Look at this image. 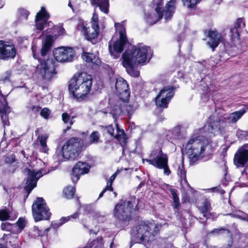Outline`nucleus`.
I'll use <instances>...</instances> for the list:
<instances>
[{"instance_id":"13","label":"nucleus","mask_w":248,"mask_h":248,"mask_svg":"<svg viewBox=\"0 0 248 248\" xmlns=\"http://www.w3.org/2000/svg\"><path fill=\"white\" fill-rule=\"evenodd\" d=\"M174 94V89L171 86L163 88L155 99V105L162 108H168V104Z\"/></svg>"},{"instance_id":"8","label":"nucleus","mask_w":248,"mask_h":248,"mask_svg":"<svg viewBox=\"0 0 248 248\" xmlns=\"http://www.w3.org/2000/svg\"><path fill=\"white\" fill-rule=\"evenodd\" d=\"M115 27L116 32L119 33V40L114 41V38H112L109 42L108 49L111 55L113 58L116 59L118 57L117 54L123 51L124 47L127 43L128 40L126 35L124 22L121 23H115Z\"/></svg>"},{"instance_id":"63","label":"nucleus","mask_w":248,"mask_h":248,"mask_svg":"<svg viewBox=\"0 0 248 248\" xmlns=\"http://www.w3.org/2000/svg\"><path fill=\"white\" fill-rule=\"evenodd\" d=\"M114 197H116L117 196V193L116 192H113Z\"/></svg>"},{"instance_id":"5","label":"nucleus","mask_w":248,"mask_h":248,"mask_svg":"<svg viewBox=\"0 0 248 248\" xmlns=\"http://www.w3.org/2000/svg\"><path fill=\"white\" fill-rule=\"evenodd\" d=\"M176 0H170L166 5L165 8L161 11L163 4V0H153L154 10L151 12L145 13V19L150 25L155 24L164 16L166 21L170 19L174 12Z\"/></svg>"},{"instance_id":"52","label":"nucleus","mask_w":248,"mask_h":248,"mask_svg":"<svg viewBox=\"0 0 248 248\" xmlns=\"http://www.w3.org/2000/svg\"><path fill=\"white\" fill-rule=\"evenodd\" d=\"M50 114V111L48 108H44L40 112V115L45 119H47Z\"/></svg>"},{"instance_id":"24","label":"nucleus","mask_w":248,"mask_h":248,"mask_svg":"<svg viewBox=\"0 0 248 248\" xmlns=\"http://www.w3.org/2000/svg\"><path fill=\"white\" fill-rule=\"evenodd\" d=\"M248 161V144H246L240 147L235 153L234 162L237 167L243 166Z\"/></svg>"},{"instance_id":"7","label":"nucleus","mask_w":248,"mask_h":248,"mask_svg":"<svg viewBox=\"0 0 248 248\" xmlns=\"http://www.w3.org/2000/svg\"><path fill=\"white\" fill-rule=\"evenodd\" d=\"M82 145L83 142L80 139L72 138L64 143L62 150H56L53 157L58 162L63 161V158L74 159L78 155Z\"/></svg>"},{"instance_id":"35","label":"nucleus","mask_w":248,"mask_h":248,"mask_svg":"<svg viewBox=\"0 0 248 248\" xmlns=\"http://www.w3.org/2000/svg\"><path fill=\"white\" fill-rule=\"evenodd\" d=\"M170 192L173 201V208L175 212H177L180 206L179 198L177 194V190L175 189L171 188Z\"/></svg>"},{"instance_id":"42","label":"nucleus","mask_w":248,"mask_h":248,"mask_svg":"<svg viewBox=\"0 0 248 248\" xmlns=\"http://www.w3.org/2000/svg\"><path fill=\"white\" fill-rule=\"evenodd\" d=\"M18 15L19 16L20 20H27L29 15V12L27 10L20 8L18 11Z\"/></svg>"},{"instance_id":"16","label":"nucleus","mask_w":248,"mask_h":248,"mask_svg":"<svg viewBox=\"0 0 248 248\" xmlns=\"http://www.w3.org/2000/svg\"><path fill=\"white\" fill-rule=\"evenodd\" d=\"M225 126L226 124L223 120L217 119L216 121H212L210 119L209 122L207 124L199 129V134H202L204 132L214 134L220 133Z\"/></svg>"},{"instance_id":"55","label":"nucleus","mask_w":248,"mask_h":248,"mask_svg":"<svg viewBox=\"0 0 248 248\" xmlns=\"http://www.w3.org/2000/svg\"><path fill=\"white\" fill-rule=\"evenodd\" d=\"M4 5V3L2 0H0V9Z\"/></svg>"},{"instance_id":"56","label":"nucleus","mask_w":248,"mask_h":248,"mask_svg":"<svg viewBox=\"0 0 248 248\" xmlns=\"http://www.w3.org/2000/svg\"><path fill=\"white\" fill-rule=\"evenodd\" d=\"M2 44H3V42L1 41H0V54L1 53V50Z\"/></svg>"},{"instance_id":"61","label":"nucleus","mask_w":248,"mask_h":248,"mask_svg":"<svg viewBox=\"0 0 248 248\" xmlns=\"http://www.w3.org/2000/svg\"><path fill=\"white\" fill-rule=\"evenodd\" d=\"M246 172L247 174H248V166L246 168Z\"/></svg>"},{"instance_id":"31","label":"nucleus","mask_w":248,"mask_h":248,"mask_svg":"<svg viewBox=\"0 0 248 248\" xmlns=\"http://www.w3.org/2000/svg\"><path fill=\"white\" fill-rule=\"evenodd\" d=\"M178 175L180 176L181 179V184L182 187L184 188H186V187L191 188V187L189 184L188 183L186 180V171L184 170L183 162L181 166H180L178 169Z\"/></svg>"},{"instance_id":"43","label":"nucleus","mask_w":248,"mask_h":248,"mask_svg":"<svg viewBox=\"0 0 248 248\" xmlns=\"http://www.w3.org/2000/svg\"><path fill=\"white\" fill-rule=\"evenodd\" d=\"M119 173V170H117L113 175L110 176L109 180L107 182L106 186H107V188H109V191H113L112 184Z\"/></svg>"},{"instance_id":"38","label":"nucleus","mask_w":248,"mask_h":248,"mask_svg":"<svg viewBox=\"0 0 248 248\" xmlns=\"http://www.w3.org/2000/svg\"><path fill=\"white\" fill-rule=\"evenodd\" d=\"M232 217L241 219L242 220H246L248 218V216L247 214L244 213L241 211H235L231 214H228Z\"/></svg>"},{"instance_id":"29","label":"nucleus","mask_w":248,"mask_h":248,"mask_svg":"<svg viewBox=\"0 0 248 248\" xmlns=\"http://www.w3.org/2000/svg\"><path fill=\"white\" fill-rule=\"evenodd\" d=\"M91 3L92 5L98 7L105 14L108 13L109 0H91Z\"/></svg>"},{"instance_id":"3","label":"nucleus","mask_w":248,"mask_h":248,"mask_svg":"<svg viewBox=\"0 0 248 248\" xmlns=\"http://www.w3.org/2000/svg\"><path fill=\"white\" fill-rule=\"evenodd\" d=\"M92 82L90 75L85 72L75 74L69 81L70 94L78 101L84 100L91 91Z\"/></svg>"},{"instance_id":"44","label":"nucleus","mask_w":248,"mask_h":248,"mask_svg":"<svg viewBox=\"0 0 248 248\" xmlns=\"http://www.w3.org/2000/svg\"><path fill=\"white\" fill-rule=\"evenodd\" d=\"M182 0V2L185 6H186L188 8H193L200 1V0Z\"/></svg>"},{"instance_id":"45","label":"nucleus","mask_w":248,"mask_h":248,"mask_svg":"<svg viewBox=\"0 0 248 248\" xmlns=\"http://www.w3.org/2000/svg\"><path fill=\"white\" fill-rule=\"evenodd\" d=\"M1 229L8 232H15L14 224L8 222L2 223L1 226Z\"/></svg>"},{"instance_id":"20","label":"nucleus","mask_w":248,"mask_h":248,"mask_svg":"<svg viewBox=\"0 0 248 248\" xmlns=\"http://www.w3.org/2000/svg\"><path fill=\"white\" fill-rule=\"evenodd\" d=\"M104 130L111 136L114 137L115 138L118 140L122 144L124 145L126 144V135L124 131L119 128L117 124H115L114 126L111 124L105 126L104 127Z\"/></svg>"},{"instance_id":"60","label":"nucleus","mask_w":248,"mask_h":248,"mask_svg":"<svg viewBox=\"0 0 248 248\" xmlns=\"http://www.w3.org/2000/svg\"><path fill=\"white\" fill-rule=\"evenodd\" d=\"M221 0H215L217 4H219L221 2Z\"/></svg>"},{"instance_id":"21","label":"nucleus","mask_w":248,"mask_h":248,"mask_svg":"<svg viewBox=\"0 0 248 248\" xmlns=\"http://www.w3.org/2000/svg\"><path fill=\"white\" fill-rule=\"evenodd\" d=\"M49 230L50 228L43 230L40 229L38 226H34L30 229L29 236L30 238L39 240L44 246L48 240L47 232Z\"/></svg>"},{"instance_id":"34","label":"nucleus","mask_w":248,"mask_h":248,"mask_svg":"<svg viewBox=\"0 0 248 248\" xmlns=\"http://www.w3.org/2000/svg\"><path fill=\"white\" fill-rule=\"evenodd\" d=\"M79 214L77 212L71 216L66 217H62L59 220L53 223L54 227H59L63 225L65 222L71 220L72 219H76L78 217Z\"/></svg>"},{"instance_id":"19","label":"nucleus","mask_w":248,"mask_h":248,"mask_svg":"<svg viewBox=\"0 0 248 248\" xmlns=\"http://www.w3.org/2000/svg\"><path fill=\"white\" fill-rule=\"evenodd\" d=\"M115 89L121 99L123 101L128 99L130 95V91L125 80L121 77L117 78L115 83Z\"/></svg>"},{"instance_id":"26","label":"nucleus","mask_w":248,"mask_h":248,"mask_svg":"<svg viewBox=\"0 0 248 248\" xmlns=\"http://www.w3.org/2000/svg\"><path fill=\"white\" fill-rule=\"evenodd\" d=\"M10 108L8 106L6 99L3 98L0 102V114L4 127L9 125L8 114L10 113Z\"/></svg>"},{"instance_id":"1","label":"nucleus","mask_w":248,"mask_h":248,"mask_svg":"<svg viewBox=\"0 0 248 248\" xmlns=\"http://www.w3.org/2000/svg\"><path fill=\"white\" fill-rule=\"evenodd\" d=\"M153 55L151 48L143 44H138L131 49L125 50L122 55V63L130 76L138 77L139 72L134 68L137 64L143 65L149 62Z\"/></svg>"},{"instance_id":"2","label":"nucleus","mask_w":248,"mask_h":248,"mask_svg":"<svg viewBox=\"0 0 248 248\" xmlns=\"http://www.w3.org/2000/svg\"><path fill=\"white\" fill-rule=\"evenodd\" d=\"M52 45V37L48 35L46 37L45 41L43 42L40 54L36 53V50L34 46H32L31 48L34 58L38 59L40 62L37 65L36 72L43 79L47 80L49 79L52 75L55 73L54 65L52 61L47 59V53L50 49Z\"/></svg>"},{"instance_id":"9","label":"nucleus","mask_w":248,"mask_h":248,"mask_svg":"<svg viewBox=\"0 0 248 248\" xmlns=\"http://www.w3.org/2000/svg\"><path fill=\"white\" fill-rule=\"evenodd\" d=\"M150 156L151 159H143V162L146 161L157 169H163L164 174L167 176L171 173L168 165V156L161 149L153 151Z\"/></svg>"},{"instance_id":"14","label":"nucleus","mask_w":248,"mask_h":248,"mask_svg":"<svg viewBox=\"0 0 248 248\" xmlns=\"http://www.w3.org/2000/svg\"><path fill=\"white\" fill-rule=\"evenodd\" d=\"M27 171L28 176L25 189L28 192V195H29L31 190L36 187L38 179L44 174L48 173L49 170L46 171L45 169H41L35 171L34 170L28 169Z\"/></svg>"},{"instance_id":"48","label":"nucleus","mask_w":248,"mask_h":248,"mask_svg":"<svg viewBox=\"0 0 248 248\" xmlns=\"http://www.w3.org/2000/svg\"><path fill=\"white\" fill-rule=\"evenodd\" d=\"M9 217V213L7 209H3L0 211V219L6 220Z\"/></svg>"},{"instance_id":"59","label":"nucleus","mask_w":248,"mask_h":248,"mask_svg":"<svg viewBox=\"0 0 248 248\" xmlns=\"http://www.w3.org/2000/svg\"><path fill=\"white\" fill-rule=\"evenodd\" d=\"M113 245H114V243L113 242H111L110 244V246H109L110 248H113Z\"/></svg>"},{"instance_id":"36","label":"nucleus","mask_w":248,"mask_h":248,"mask_svg":"<svg viewBox=\"0 0 248 248\" xmlns=\"http://www.w3.org/2000/svg\"><path fill=\"white\" fill-rule=\"evenodd\" d=\"M62 121L64 124L69 123V125L67 126V128L65 130H64V132L69 130L71 128V126L74 124V121L73 119L74 117L72 116V118L70 117V115L66 112L63 113L62 115Z\"/></svg>"},{"instance_id":"39","label":"nucleus","mask_w":248,"mask_h":248,"mask_svg":"<svg viewBox=\"0 0 248 248\" xmlns=\"http://www.w3.org/2000/svg\"><path fill=\"white\" fill-rule=\"evenodd\" d=\"M48 137L46 135H43L39 137V142L41 146V151L43 152L46 153L48 150L46 146V140Z\"/></svg>"},{"instance_id":"62","label":"nucleus","mask_w":248,"mask_h":248,"mask_svg":"<svg viewBox=\"0 0 248 248\" xmlns=\"http://www.w3.org/2000/svg\"><path fill=\"white\" fill-rule=\"evenodd\" d=\"M68 6H69L70 8H72V4H71V3L70 2H69V3H68Z\"/></svg>"},{"instance_id":"6","label":"nucleus","mask_w":248,"mask_h":248,"mask_svg":"<svg viewBox=\"0 0 248 248\" xmlns=\"http://www.w3.org/2000/svg\"><path fill=\"white\" fill-rule=\"evenodd\" d=\"M207 144L208 141L203 135H193L191 137L186 146V153L191 165L202 157Z\"/></svg>"},{"instance_id":"57","label":"nucleus","mask_w":248,"mask_h":248,"mask_svg":"<svg viewBox=\"0 0 248 248\" xmlns=\"http://www.w3.org/2000/svg\"><path fill=\"white\" fill-rule=\"evenodd\" d=\"M245 199L248 202V192L246 194Z\"/></svg>"},{"instance_id":"4","label":"nucleus","mask_w":248,"mask_h":248,"mask_svg":"<svg viewBox=\"0 0 248 248\" xmlns=\"http://www.w3.org/2000/svg\"><path fill=\"white\" fill-rule=\"evenodd\" d=\"M160 227L154 220L141 221L135 229L132 230L133 241L143 244L148 248L147 245L154 240L155 236Z\"/></svg>"},{"instance_id":"58","label":"nucleus","mask_w":248,"mask_h":248,"mask_svg":"<svg viewBox=\"0 0 248 248\" xmlns=\"http://www.w3.org/2000/svg\"><path fill=\"white\" fill-rule=\"evenodd\" d=\"M217 187H213L210 189V190L214 192L215 191V190L217 189Z\"/></svg>"},{"instance_id":"27","label":"nucleus","mask_w":248,"mask_h":248,"mask_svg":"<svg viewBox=\"0 0 248 248\" xmlns=\"http://www.w3.org/2000/svg\"><path fill=\"white\" fill-rule=\"evenodd\" d=\"M209 40L207 44L213 50L217 47L220 41L221 36L216 31H209L208 33Z\"/></svg>"},{"instance_id":"47","label":"nucleus","mask_w":248,"mask_h":248,"mask_svg":"<svg viewBox=\"0 0 248 248\" xmlns=\"http://www.w3.org/2000/svg\"><path fill=\"white\" fill-rule=\"evenodd\" d=\"M91 242L93 244L94 248H101L103 246L102 238L101 237H98L96 239L91 241Z\"/></svg>"},{"instance_id":"11","label":"nucleus","mask_w":248,"mask_h":248,"mask_svg":"<svg viewBox=\"0 0 248 248\" xmlns=\"http://www.w3.org/2000/svg\"><path fill=\"white\" fill-rule=\"evenodd\" d=\"M133 206L130 201H121L115 207L113 212L114 217L125 225V222L128 221L130 218V214Z\"/></svg>"},{"instance_id":"15","label":"nucleus","mask_w":248,"mask_h":248,"mask_svg":"<svg viewBox=\"0 0 248 248\" xmlns=\"http://www.w3.org/2000/svg\"><path fill=\"white\" fill-rule=\"evenodd\" d=\"M240 31L236 28L233 27L231 28L230 36L231 42L225 41L223 43L225 51L229 55L233 56L235 55V52L237 49L236 44L239 42Z\"/></svg>"},{"instance_id":"46","label":"nucleus","mask_w":248,"mask_h":248,"mask_svg":"<svg viewBox=\"0 0 248 248\" xmlns=\"http://www.w3.org/2000/svg\"><path fill=\"white\" fill-rule=\"evenodd\" d=\"M224 233H227L228 234L230 233V232L228 230H226L223 228L220 229H215L210 232L207 233L208 235H210V234L217 235L218 234H221Z\"/></svg>"},{"instance_id":"23","label":"nucleus","mask_w":248,"mask_h":248,"mask_svg":"<svg viewBox=\"0 0 248 248\" xmlns=\"http://www.w3.org/2000/svg\"><path fill=\"white\" fill-rule=\"evenodd\" d=\"M19 241L16 233L4 234L0 239V248H6L11 246L12 248H16L19 246Z\"/></svg>"},{"instance_id":"41","label":"nucleus","mask_w":248,"mask_h":248,"mask_svg":"<svg viewBox=\"0 0 248 248\" xmlns=\"http://www.w3.org/2000/svg\"><path fill=\"white\" fill-rule=\"evenodd\" d=\"M90 143L96 144L98 143L100 140V136L98 132L94 131L91 133L89 137Z\"/></svg>"},{"instance_id":"54","label":"nucleus","mask_w":248,"mask_h":248,"mask_svg":"<svg viewBox=\"0 0 248 248\" xmlns=\"http://www.w3.org/2000/svg\"><path fill=\"white\" fill-rule=\"evenodd\" d=\"M107 190H109V188H107V186H106V187L103 189V190L102 191V192L100 193L99 196V198H100L101 197H102L103 196L104 193Z\"/></svg>"},{"instance_id":"32","label":"nucleus","mask_w":248,"mask_h":248,"mask_svg":"<svg viewBox=\"0 0 248 248\" xmlns=\"http://www.w3.org/2000/svg\"><path fill=\"white\" fill-rule=\"evenodd\" d=\"M82 58L87 62H91L93 64L98 65L100 63V60L98 57L94 54L84 52L82 55Z\"/></svg>"},{"instance_id":"51","label":"nucleus","mask_w":248,"mask_h":248,"mask_svg":"<svg viewBox=\"0 0 248 248\" xmlns=\"http://www.w3.org/2000/svg\"><path fill=\"white\" fill-rule=\"evenodd\" d=\"M15 161V156L13 155H9L5 158V162L6 164H10Z\"/></svg>"},{"instance_id":"33","label":"nucleus","mask_w":248,"mask_h":248,"mask_svg":"<svg viewBox=\"0 0 248 248\" xmlns=\"http://www.w3.org/2000/svg\"><path fill=\"white\" fill-rule=\"evenodd\" d=\"M245 112V110L243 109L231 113L227 118V121L229 123H236Z\"/></svg>"},{"instance_id":"25","label":"nucleus","mask_w":248,"mask_h":248,"mask_svg":"<svg viewBox=\"0 0 248 248\" xmlns=\"http://www.w3.org/2000/svg\"><path fill=\"white\" fill-rule=\"evenodd\" d=\"M16 54V50L14 45L3 43L0 54V59L6 60L8 58H14Z\"/></svg>"},{"instance_id":"64","label":"nucleus","mask_w":248,"mask_h":248,"mask_svg":"<svg viewBox=\"0 0 248 248\" xmlns=\"http://www.w3.org/2000/svg\"><path fill=\"white\" fill-rule=\"evenodd\" d=\"M181 40V36H180L178 37V40H177V41H178V42H179L180 41V40Z\"/></svg>"},{"instance_id":"12","label":"nucleus","mask_w":248,"mask_h":248,"mask_svg":"<svg viewBox=\"0 0 248 248\" xmlns=\"http://www.w3.org/2000/svg\"><path fill=\"white\" fill-rule=\"evenodd\" d=\"M92 26L91 28L86 27L84 23L79 25L78 28H81L84 35L87 40L90 41L93 44H94V39L99 34L98 17V15L94 12L91 20Z\"/></svg>"},{"instance_id":"30","label":"nucleus","mask_w":248,"mask_h":248,"mask_svg":"<svg viewBox=\"0 0 248 248\" xmlns=\"http://www.w3.org/2000/svg\"><path fill=\"white\" fill-rule=\"evenodd\" d=\"M198 208L204 217H208L211 210V206L210 202L208 199H205L201 203V205L198 207Z\"/></svg>"},{"instance_id":"49","label":"nucleus","mask_w":248,"mask_h":248,"mask_svg":"<svg viewBox=\"0 0 248 248\" xmlns=\"http://www.w3.org/2000/svg\"><path fill=\"white\" fill-rule=\"evenodd\" d=\"M12 75L11 70L5 71L1 76V79L3 81H10V78Z\"/></svg>"},{"instance_id":"40","label":"nucleus","mask_w":248,"mask_h":248,"mask_svg":"<svg viewBox=\"0 0 248 248\" xmlns=\"http://www.w3.org/2000/svg\"><path fill=\"white\" fill-rule=\"evenodd\" d=\"M63 194L67 199H72L75 193V188L74 187L68 186L63 189Z\"/></svg>"},{"instance_id":"37","label":"nucleus","mask_w":248,"mask_h":248,"mask_svg":"<svg viewBox=\"0 0 248 248\" xmlns=\"http://www.w3.org/2000/svg\"><path fill=\"white\" fill-rule=\"evenodd\" d=\"M25 221L24 219L20 218L16 223L14 224V230L16 232H20L25 227Z\"/></svg>"},{"instance_id":"10","label":"nucleus","mask_w":248,"mask_h":248,"mask_svg":"<svg viewBox=\"0 0 248 248\" xmlns=\"http://www.w3.org/2000/svg\"><path fill=\"white\" fill-rule=\"evenodd\" d=\"M32 216L35 221L49 219L51 216L49 209L43 198H37L32 205Z\"/></svg>"},{"instance_id":"17","label":"nucleus","mask_w":248,"mask_h":248,"mask_svg":"<svg viewBox=\"0 0 248 248\" xmlns=\"http://www.w3.org/2000/svg\"><path fill=\"white\" fill-rule=\"evenodd\" d=\"M53 54L55 59L61 62H70L72 61L74 51L71 47H61L56 49Z\"/></svg>"},{"instance_id":"28","label":"nucleus","mask_w":248,"mask_h":248,"mask_svg":"<svg viewBox=\"0 0 248 248\" xmlns=\"http://www.w3.org/2000/svg\"><path fill=\"white\" fill-rule=\"evenodd\" d=\"M209 77L207 76L202 78L201 79H197L195 83L194 88L198 91H203L207 93L209 87L207 82L208 81Z\"/></svg>"},{"instance_id":"53","label":"nucleus","mask_w":248,"mask_h":248,"mask_svg":"<svg viewBox=\"0 0 248 248\" xmlns=\"http://www.w3.org/2000/svg\"><path fill=\"white\" fill-rule=\"evenodd\" d=\"M29 108H30L33 113L37 112L40 110V107L37 106H31V107H29Z\"/></svg>"},{"instance_id":"18","label":"nucleus","mask_w":248,"mask_h":248,"mask_svg":"<svg viewBox=\"0 0 248 248\" xmlns=\"http://www.w3.org/2000/svg\"><path fill=\"white\" fill-rule=\"evenodd\" d=\"M48 17V13L44 7H42L35 18V24L37 30L41 31L47 27L53 26L51 22H47Z\"/></svg>"},{"instance_id":"22","label":"nucleus","mask_w":248,"mask_h":248,"mask_svg":"<svg viewBox=\"0 0 248 248\" xmlns=\"http://www.w3.org/2000/svg\"><path fill=\"white\" fill-rule=\"evenodd\" d=\"M90 166L85 162H78L74 167L72 170V180L73 183H77L80 176L87 173Z\"/></svg>"},{"instance_id":"50","label":"nucleus","mask_w":248,"mask_h":248,"mask_svg":"<svg viewBox=\"0 0 248 248\" xmlns=\"http://www.w3.org/2000/svg\"><path fill=\"white\" fill-rule=\"evenodd\" d=\"M245 26V24L242 18H239L237 20L233 27L236 28L240 31L242 29L244 28Z\"/></svg>"}]
</instances>
